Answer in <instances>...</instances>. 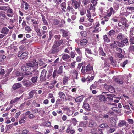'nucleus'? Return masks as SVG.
Segmentation results:
<instances>
[{"label":"nucleus","mask_w":134,"mask_h":134,"mask_svg":"<svg viewBox=\"0 0 134 134\" xmlns=\"http://www.w3.org/2000/svg\"><path fill=\"white\" fill-rule=\"evenodd\" d=\"M115 11L114 10L113 8L112 7H110L107 11V14L104 16L103 17L104 18H106V21L109 20V18L111 16L112 14L115 13Z\"/></svg>","instance_id":"obj_1"},{"label":"nucleus","mask_w":134,"mask_h":134,"mask_svg":"<svg viewBox=\"0 0 134 134\" xmlns=\"http://www.w3.org/2000/svg\"><path fill=\"white\" fill-rule=\"evenodd\" d=\"M93 70V68L91 66L90 64H88L86 66H83L81 69V71L83 73H86V74H91Z\"/></svg>","instance_id":"obj_2"},{"label":"nucleus","mask_w":134,"mask_h":134,"mask_svg":"<svg viewBox=\"0 0 134 134\" xmlns=\"http://www.w3.org/2000/svg\"><path fill=\"white\" fill-rule=\"evenodd\" d=\"M29 68L26 66V65L22 66L21 67V69L23 71L22 72L23 74L27 75L31 74L32 72H30L28 71L25 72L28 70Z\"/></svg>","instance_id":"obj_3"},{"label":"nucleus","mask_w":134,"mask_h":134,"mask_svg":"<svg viewBox=\"0 0 134 134\" xmlns=\"http://www.w3.org/2000/svg\"><path fill=\"white\" fill-rule=\"evenodd\" d=\"M71 1L72 3H74V8L76 9L78 7L79 9V7H80L81 4L80 0H72Z\"/></svg>","instance_id":"obj_4"},{"label":"nucleus","mask_w":134,"mask_h":134,"mask_svg":"<svg viewBox=\"0 0 134 134\" xmlns=\"http://www.w3.org/2000/svg\"><path fill=\"white\" fill-rule=\"evenodd\" d=\"M47 71L46 70L44 69L42 71L40 77L41 81H42L45 80V78L46 76Z\"/></svg>","instance_id":"obj_5"},{"label":"nucleus","mask_w":134,"mask_h":134,"mask_svg":"<svg viewBox=\"0 0 134 134\" xmlns=\"http://www.w3.org/2000/svg\"><path fill=\"white\" fill-rule=\"evenodd\" d=\"M63 110L66 112V114L69 116H70L73 114V111L69 109L68 107H66L64 108Z\"/></svg>","instance_id":"obj_6"},{"label":"nucleus","mask_w":134,"mask_h":134,"mask_svg":"<svg viewBox=\"0 0 134 134\" xmlns=\"http://www.w3.org/2000/svg\"><path fill=\"white\" fill-rule=\"evenodd\" d=\"M124 79L122 77L119 78H115L114 79V81L117 83L120 84H122L124 82Z\"/></svg>","instance_id":"obj_7"},{"label":"nucleus","mask_w":134,"mask_h":134,"mask_svg":"<svg viewBox=\"0 0 134 134\" xmlns=\"http://www.w3.org/2000/svg\"><path fill=\"white\" fill-rule=\"evenodd\" d=\"M70 56L66 54H63L62 58L65 61H70V60L69 59L70 58Z\"/></svg>","instance_id":"obj_8"},{"label":"nucleus","mask_w":134,"mask_h":134,"mask_svg":"<svg viewBox=\"0 0 134 134\" xmlns=\"http://www.w3.org/2000/svg\"><path fill=\"white\" fill-rule=\"evenodd\" d=\"M22 87V85L19 83H16L13 85L12 86V88L14 90H16Z\"/></svg>","instance_id":"obj_9"},{"label":"nucleus","mask_w":134,"mask_h":134,"mask_svg":"<svg viewBox=\"0 0 134 134\" xmlns=\"http://www.w3.org/2000/svg\"><path fill=\"white\" fill-rule=\"evenodd\" d=\"M83 107L86 111H89L91 110V108L90 107L89 105L86 103L84 102Z\"/></svg>","instance_id":"obj_10"},{"label":"nucleus","mask_w":134,"mask_h":134,"mask_svg":"<svg viewBox=\"0 0 134 134\" xmlns=\"http://www.w3.org/2000/svg\"><path fill=\"white\" fill-rule=\"evenodd\" d=\"M58 95L59 97L61 99V100H64L65 97V94L63 92L60 91L58 92Z\"/></svg>","instance_id":"obj_11"},{"label":"nucleus","mask_w":134,"mask_h":134,"mask_svg":"<svg viewBox=\"0 0 134 134\" xmlns=\"http://www.w3.org/2000/svg\"><path fill=\"white\" fill-rule=\"evenodd\" d=\"M124 37V35L122 33L119 34L117 36L116 38L117 40L119 41H120L122 40Z\"/></svg>","instance_id":"obj_12"},{"label":"nucleus","mask_w":134,"mask_h":134,"mask_svg":"<svg viewBox=\"0 0 134 134\" xmlns=\"http://www.w3.org/2000/svg\"><path fill=\"white\" fill-rule=\"evenodd\" d=\"M22 96H21L19 97H16L15 98L12 99L10 102V104H13L14 103L17 102L18 101L20 100V99L21 98Z\"/></svg>","instance_id":"obj_13"},{"label":"nucleus","mask_w":134,"mask_h":134,"mask_svg":"<svg viewBox=\"0 0 134 134\" xmlns=\"http://www.w3.org/2000/svg\"><path fill=\"white\" fill-rule=\"evenodd\" d=\"M83 98V95H81L76 97L75 99V101L76 102H81L82 101Z\"/></svg>","instance_id":"obj_14"},{"label":"nucleus","mask_w":134,"mask_h":134,"mask_svg":"<svg viewBox=\"0 0 134 134\" xmlns=\"http://www.w3.org/2000/svg\"><path fill=\"white\" fill-rule=\"evenodd\" d=\"M66 132L67 133L71 134H75V131L69 127L67 129Z\"/></svg>","instance_id":"obj_15"},{"label":"nucleus","mask_w":134,"mask_h":134,"mask_svg":"<svg viewBox=\"0 0 134 134\" xmlns=\"http://www.w3.org/2000/svg\"><path fill=\"white\" fill-rule=\"evenodd\" d=\"M97 125L96 123L93 121H91L89 123L88 126L90 127H92L96 126Z\"/></svg>","instance_id":"obj_16"},{"label":"nucleus","mask_w":134,"mask_h":134,"mask_svg":"<svg viewBox=\"0 0 134 134\" xmlns=\"http://www.w3.org/2000/svg\"><path fill=\"white\" fill-rule=\"evenodd\" d=\"M99 99L101 102L105 101L107 100L106 97L104 95H101L99 96Z\"/></svg>","instance_id":"obj_17"},{"label":"nucleus","mask_w":134,"mask_h":134,"mask_svg":"<svg viewBox=\"0 0 134 134\" xmlns=\"http://www.w3.org/2000/svg\"><path fill=\"white\" fill-rule=\"evenodd\" d=\"M87 123L88 122L87 121H82L80 122L79 125V127H85L86 126Z\"/></svg>","instance_id":"obj_18"},{"label":"nucleus","mask_w":134,"mask_h":134,"mask_svg":"<svg viewBox=\"0 0 134 134\" xmlns=\"http://www.w3.org/2000/svg\"><path fill=\"white\" fill-rule=\"evenodd\" d=\"M22 82L24 86L27 87L29 86L31 84V82L28 80L23 81Z\"/></svg>","instance_id":"obj_19"},{"label":"nucleus","mask_w":134,"mask_h":134,"mask_svg":"<svg viewBox=\"0 0 134 134\" xmlns=\"http://www.w3.org/2000/svg\"><path fill=\"white\" fill-rule=\"evenodd\" d=\"M88 42L87 40L86 39H83L81 40L80 41V45L82 46H84L86 45Z\"/></svg>","instance_id":"obj_20"},{"label":"nucleus","mask_w":134,"mask_h":134,"mask_svg":"<svg viewBox=\"0 0 134 134\" xmlns=\"http://www.w3.org/2000/svg\"><path fill=\"white\" fill-rule=\"evenodd\" d=\"M9 31V30L6 27H3L2 29L1 33L7 34Z\"/></svg>","instance_id":"obj_21"},{"label":"nucleus","mask_w":134,"mask_h":134,"mask_svg":"<svg viewBox=\"0 0 134 134\" xmlns=\"http://www.w3.org/2000/svg\"><path fill=\"white\" fill-rule=\"evenodd\" d=\"M26 115H29L28 117L30 119H32L34 118V114L30 111H27L25 113Z\"/></svg>","instance_id":"obj_22"},{"label":"nucleus","mask_w":134,"mask_h":134,"mask_svg":"<svg viewBox=\"0 0 134 134\" xmlns=\"http://www.w3.org/2000/svg\"><path fill=\"white\" fill-rule=\"evenodd\" d=\"M71 73L73 75V76L74 77V78L75 79H77V77L78 74L77 71L74 70L72 71Z\"/></svg>","instance_id":"obj_23"},{"label":"nucleus","mask_w":134,"mask_h":134,"mask_svg":"<svg viewBox=\"0 0 134 134\" xmlns=\"http://www.w3.org/2000/svg\"><path fill=\"white\" fill-rule=\"evenodd\" d=\"M122 24L124 25L127 28L129 25L128 24L126 23L127 21L126 19L125 18H123L122 19Z\"/></svg>","instance_id":"obj_24"},{"label":"nucleus","mask_w":134,"mask_h":134,"mask_svg":"<svg viewBox=\"0 0 134 134\" xmlns=\"http://www.w3.org/2000/svg\"><path fill=\"white\" fill-rule=\"evenodd\" d=\"M28 53L27 52H23L21 54V60H23L28 55Z\"/></svg>","instance_id":"obj_25"},{"label":"nucleus","mask_w":134,"mask_h":134,"mask_svg":"<svg viewBox=\"0 0 134 134\" xmlns=\"http://www.w3.org/2000/svg\"><path fill=\"white\" fill-rule=\"evenodd\" d=\"M67 10L68 11H71V12L73 14H76L77 13L76 12H75L74 11V9L71 7H70L69 6H68L67 8Z\"/></svg>","instance_id":"obj_26"},{"label":"nucleus","mask_w":134,"mask_h":134,"mask_svg":"<svg viewBox=\"0 0 134 134\" xmlns=\"http://www.w3.org/2000/svg\"><path fill=\"white\" fill-rule=\"evenodd\" d=\"M110 122L111 123L112 126L114 127H116V121L114 119L112 118Z\"/></svg>","instance_id":"obj_27"},{"label":"nucleus","mask_w":134,"mask_h":134,"mask_svg":"<svg viewBox=\"0 0 134 134\" xmlns=\"http://www.w3.org/2000/svg\"><path fill=\"white\" fill-rule=\"evenodd\" d=\"M109 91L110 93H113L115 92V90L114 88L111 86H109L108 88Z\"/></svg>","instance_id":"obj_28"},{"label":"nucleus","mask_w":134,"mask_h":134,"mask_svg":"<svg viewBox=\"0 0 134 134\" xmlns=\"http://www.w3.org/2000/svg\"><path fill=\"white\" fill-rule=\"evenodd\" d=\"M126 122L125 120H122L120 121L118 124V126L120 127H122L124 125H126Z\"/></svg>","instance_id":"obj_29"},{"label":"nucleus","mask_w":134,"mask_h":134,"mask_svg":"<svg viewBox=\"0 0 134 134\" xmlns=\"http://www.w3.org/2000/svg\"><path fill=\"white\" fill-rule=\"evenodd\" d=\"M99 52L100 54L102 56H105L106 55V54L104 52L103 49L100 47L99 48Z\"/></svg>","instance_id":"obj_30"},{"label":"nucleus","mask_w":134,"mask_h":134,"mask_svg":"<svg viewBox=\"0 0 134 134\" xmlns=\"http://www.w3.org/2000/svg\"><path fill=\"white\" fill-rule=\"evenodd\" d=\"M103 38L104 41L107 43L109 42H110V40L109 39L107 35H105L103 36Z\"/></svg>","instance_id":"obj_31"},{"label":"nucleus","mask_w":134,"mask_h":134,"mask_svg":"<svg viewBox=\"0 0 134 134\" xmlns=\"http://www.w3.org/2000/svg\"><path fill=\"white\" fill-rule=\"evenodd\" d=\"M116 42L115 41L114 42L110 44V46L113 48H116L117 47Z\"/></svg>","instance_id":"obj_32"},{"label":"nucleus","mask_w":134,"mask_h":134,"mask_svg":"<svg viewBox=\"0 0 134 134\" xmlns=\"http://www.w3.org/2000/svg\"><path fill=\"white\" fill-rule=\"evenodd\" d=\"M97 86L96 82H95L93 84H92L90 88V89L91 90H92L93 89H95Z\"/></svg>","instance_id":"obj_33"},{"label":"nucleus","mask_w":134,"mask_h":134,"mask_svg":"<svg viewBox=\"0 0 134 134\" xmlns=\"http://www.w3.org/2000/svg\"><path fill=\"white\" fill-rule=\"evenodd\" d=\"M69 78L66 76H65L63 78V83L64 85H65L68 81Z\"/></svg>","instance_id":"obj_34"},{"label":"nucleus","mask_w":134,"mask_h":134,"mask_svg":"<svg viewBox=\"0 0 134 134\" xmlns=\"http://www.w3.org/2000/svg\"><path fill=\"white\" fill-rule=\"evenodd\" d=\"M59 43V42L58 41H55L54 43V44L53 46V47H57L60 46Z\"/></svg>","instance_id":"obj_35"},{"label":"nucleus","mask_w":134,"mask_h":134,"mask_svg":"<svg viewBox=\"0 0 134 134\" xmlns=\"http://www.w3.org/2000/svg\"><path fill=\"white\" fill-rule=\"evenodd\" d=\"M115 31L114 30L112 29L109 32L108 34L110 36H113L115 34Z\"/></svg>","instance_id":"obj_36"},{"label":"nucleus","mask_w":134,"mask_h":134,"mask_svg":"<svg viewBox=\"0 0 134 134\" xmlns=\"http://www.w3.org/2000/svg\"><path fill=\"white\" fill-rule=\"evenodd\" d=\"M42 20L43 21L44 24L45 25H48V23L46 19L45 16L44 15H42Z\"/></svg>","instance_id":"obj_37"},{"label":"nucleus","mask_w":134,"mask_h":134,"mask_svg":"<svg viewBox=\"0 0 134 134\" xmlns=\"http://www.w3.org/2000/svg\"><path fill=\"white\" fill-rule=\"evenodd\" d=\"M61 6L62 7L61 8L62 10L64 11H65L64 9H65L66 8L65 3V2H63L61 4Z\"/></svg>","instance_id":"obj_38"},{"label":"nucleus","mask_w":134,"mask_h":134,"mask_svg":"<svg viewBox=\"0 0 134 134\" xmlns=\"http://www.w3.org/2000/svg\"><path fill=\"white\" fill-rule=\"evenodd\" d=\"M129 51L132 53L134 52V46L131 45L129 48Z\"/></svg>","instance_id":"obj_39"},{"label":"nucleus","mask_w":134,"mask_h":134,"mask_svg":"<svg viewBox=\"0 0 134 134\" xmlns=\"http://www.w3.org/2000/svg\"><path fill=\"white\" fill-rule=\"evenodd\" d=\"M113 7L114 8V10L115 11V10L117 11L119 8V5L118 4H115L114 5Z\"/></svg>","instance_id":"obj_40"},{"label":"nucleus","mask_w":134,"mask_h":134,"mask_svg":"<svg viewBox=\"0 0 134 134\" xmlns=\"http://www.w3.org/2000/svg\"><path fill=\"white\" fill-rule=\"evenodd\" d=\"M75 49L77 53L80 55L81 56L82 53L80 49L79 48H75Z\"/></svg>","instance_id":"obj_41"},{"label":"nucleus","mask_w":134,"mask_h":134,"mask_svg":"<svg viewBox=\"0 0 134 134\" xmlns=\"http://www.w3.org/2000/svg\"><path fill=\"white\" fill-rule=\"evenodd\" d=\"M53 48L52 52L53 53H54L59 51L57 47H53Z\"/></svg>","instance_id":"obj_42"},{"label":"nucleus","mask_w":134,"mask_h":134,"mask_svg":"<svg viewBox=\"0 0 134 134\" xmlns=\"http://www.w3.org/2000/svg\"><path fill=\"white\" fill-rule=\"evenodd\" d=\"M43 125L44 126L49 127L51 125V123L49 122H45L43 123Z\"/></svg>","instance_id":"obj_43"},{"label":"nucleus","mask_w":134,"mask_h":134,"mask_svg":"<svg viewBox=\"0 0 134 134\" xmlns=\"http://www.w3.org/2000/svg\"><path fill=\"white\" fill-rule=\"evenodd\" d=\"M34 63L33 62H31L28 63L26 64V66H27L31 67H34Z\"/></svg>","instance_id":"obj_44"},{"label":"nucleus","mask_w":134,"mask_h":134,"mask_svg":"<svg viewBox=\"0 0 134 134\" xmlns=\"http://www.w3.org/2000/svg\"><path fill=\"white\" fill-rule=\"evenodd\" d=\"M63 72V66H60L58 70L57 73L58 74H60Z\"/></svg>","instance_id":"obj_45"},{"label":"nucleus","mask_w":134,"mask_h":134,"mask_svg":"<svg viewBox=\"0 0 134 134\" xmlns=\"http://www.w3.org/2000/svg\"><path fill=\"white\" fill-rule=\"evenodd\" d=\"M35 31L38 35H42V33L41 32L40 30L39 29H36Z\"/></svg>","instance_id":"obj_46"},{"label":"nucleus","mask_w":134,"mask_h":134,"mask_svg":"<svg viewBox=\"0 0 134 134\" xmlns=\"http://www.w3.org/2000/svg\"><path fill=\"white\" fill-rule=\"evenodd\" d=\"M80 34L81 36L83 37H85L87 35V33L86 31H82L80 32Z\"/></svg>","instance_id":"obj_47"},{"label":"nucleus","mask_w":134,"mask_h":134,"mask_svg":"<svg viewBox=\"0 0 134 134\" xmlns=\"http://www.w3.org/2000/svg\"><path fill=\"white\" fill-rule=\"evenodd\" d=\"M29 99L33 97L34 96V92L33 90L29 93Z\"/></svg>","instance_id":"obj_48"},{"label":"nucleus","mask_w":134,"mask_h":134,"mask_svg":"<svg viewBox=\"0 0 134 134\" xmlns=\"http://www.w3.org/2000/svg\"><path fill=\"white\" fill-rule=\"evenodd\" d=\"M128 62L127 60L124 61L122 63H121L120 65L121 66L123 67H125V65L128 63Z\"/></svg>","instance_id":"obj_49"},{"label":"nucleus","mask_w":134,"mask_h":134,"mask_svg":"<svg viewBox=\"0 0 134 134\" xmlns=\"http://www.w3.org/2000/svg\"><path fill=\"white\" fill-rule=\"evenodd\" d=\"M82 2L83 3L84 5L85 6L89 3L90 1L89 0H83Z\"/></svg>","instance_id":"obj_50"},{"label":"nucleus","mask_w":134,"mask_h":134,"mask_svg":"<svg viewBox=\"0 0 134 134\" xmlns=\"http://www.w3.org/2000/svg\"><path fill=\"white\" fill-rule=\"evenodd\" d=\"M127 120L128 121V123L129 124H133L134 123V121L132 119H128Z\"/></svg>","instance_id":"obj_51"},{"label":"nucleus","mask_w":134,"mask_h":134,"mask_svg":"<svg viewBox=\"0 0 134 134\" xmlns=\"http://www.w3.org/2000/svg\"><path fill=\"white\" fill-rule=\"evenodd\" d=\"M107 124L106 123H103L101 124L100 125V127L101 128L105 127L107 126Z\"/></svg>","instance_id":"obj_52"},{"label":"nucleus","mask_w":134,"mask_h":134,"mask_svg":"<svg viewBox=\"0 0 134 134\" xmlns=\"http://www.w3.org/2000/svg\"><path fill=\"white\" fill-rule=\"evenodd\" d=\"M121 42L124 44L125 43V44H127L128 43V39L127 38H125L123 40H122Z\"/></svg>","instance_id":"obj_53"},{"label":"nucleus","mask_w":134,"mask_h":134,"mask_svg":"<svg viewBox=\"0 0 134 134\" xmlns=\"http://www.w3.org/2000/svg\"><path fill=\"white\" fill-rule=\"evenodd\" d=\"M95 7L93 5V6L92 4H90L89 8V10H92L93 12H94L95 9Z\"/></svg>","instance_id":"obj_54"},{"label":"nucleus","mask_w":134,"mask_h":134,"mask_svg":"<svg viewBox=\"0 0 134 134\" xmlns=\"http://www.w3.org/2000/svg\"><path fill=\"white\" fill-rule=\"evenodd\" d=\"M124 7H122L121 9L120 14L121 15H123L124 14L125 12H124Z\"/></svg>","instance_id":"obj_55"},{"label":"nucleus","mask_w":134,"mask_h":134,"mask_svg":"<svg viewBox=\"0 0 134 134\" xmlns=\"http://www.w3.org/2000/svg\"><path fill=\"white\" fill-rule=\"evenodd\" d=\"M130 43L132 44H134V37H130Z\"/></svg>","instance_id":"obj_56"},{"label":"nucleus","mask_w":134,"mask_h":134,"mask_svg":"<svg viewBox=\"0 0 134 134\" xmlns=\"http://www.w3.org/2000/svg\"><path fill=\"white\" fill-rule=\"evenodd\" d=\"M7 7L6 6H0V10L6 11L7 9Z\"/></svg>","instance_id":"obj_57"},{"label":"nucleus","mask_w":134,"mask_h":134,"mask_svg":"<svg viewBox=\"0 0 134 134\" xmlns=\"http://www.w3.org/2000/svg\"><path fill=\"white\" fill-rule=\"evenodd\" d=\"M98 0H92L91 1V2L93 4V5L94 6L96 5L97 4V1Z\"/></svg>","instance_id":"obj_58"},{"label":"nucleus","mask_w":134,"mask_h":134,"mask_svg":"<svg viewBox=\"0 0 134 134\" xmlns=\"http://www.w3.org/2000/svg\"><path fill=\"white\" fill-rule=\"evenodd\" d=\"M31 16H30V15H29L26 18V19L28 21H29L31 20L32 23H34V22H33V20L32 19H31Z\"/></svg>","instance_id":"obj_59"},{"label":"nucleus","mask_w":134,"mask_h":134,"mask_svg":"<svg viewBox=\"0 0 134 134\" xmlns=\"http://www.w3.org/2000/svg\"><path fill=\"white\" fill-rule=\"evenodd\" d=\"M76 53L74 51H71V52L70 55L72 58H74L75 56Z\"/></svg>","instance_id":"obj_60"},{"label":"nucleus","mask_w":134,"mask_h":134,"mask_svg":"<svg viewBox=\"0 0 134 134\" xmlns=\"http://www.w3.org/2000/svg\"><path fill=\"white\" fill-rule=\"evenodd\" d=\"M82 57L81 56L77 57L76 59V61L79 62H80L81 60Z\"/></svg>","instance_id":"obj_61"},{"label":"nucleus","mask_w":134,"mask_h":134,"mask_svg":"<svg viewBox=\"0 0 134 134\" xmlns=\"http://www.w3.org/2000/svg\"><path fill=\"white\" fill-rule=\"evenodd\" d=\"M116 42L118 43V45L119 47H122L125 46L124 44L120 43L118 41H116Z\"/></svg>","instance_id":"obj_62"},{"label":"nucleus","mask_w":134,"mask_h":134,"mask_svg":"<svg viewBox=\"0 0 134 134\" xmlns=\"http://www.w3.org/2000/svg\"><path fill=\"white\" fill-rule=\"evenodd\" d=\"M59 22L58 20H53V23L55 25L58 24H59Z\"/></svg>","instance_id":"obj_63"},{"label":"nucleus","mask_w":134,"mask_h":134,"mask_svg":"<svg viewBox=\"0 0 134 134\" xmlns=\"http://www.w3.org/2000/svg\"><path fill=\"white\" fill-rule=\"evenodd\" d=\"M86 15L88 18H91V16L90 15V11L88 10L87 11Z\"/></svg>","instance_id":"obj_64"}]
</instances>
